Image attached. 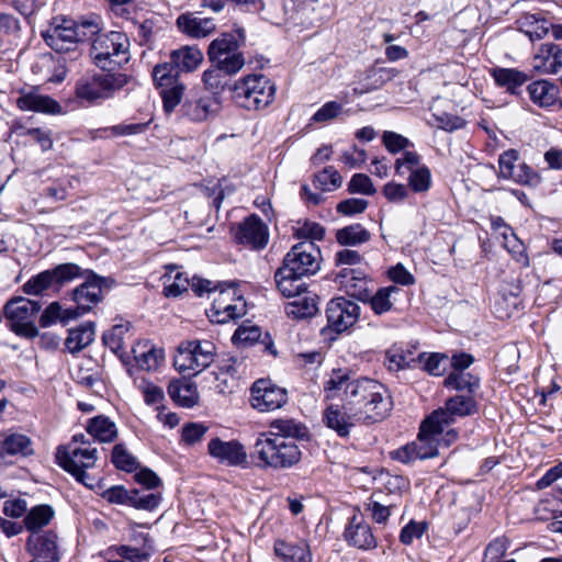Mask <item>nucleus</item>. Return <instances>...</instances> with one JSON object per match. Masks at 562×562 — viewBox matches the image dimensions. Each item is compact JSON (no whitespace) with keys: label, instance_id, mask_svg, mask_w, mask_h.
Segmentation results:
<instances>
[{"label":"nucleus","instance_id":"obj_41","mask_svg":"<svg viewBox=\"0 0 562 562\" xmlns=\"http://www.w3.org/2000/svg\"><path fill=\"white\" fill-rule=\"evenodd\" d=\"M133 353L137 366L145 371L157 370L165 360V350L155 346H150L143 352L133 348Z\"/></svg>","mask_w":562,"mask_h":562},{"label":"nucleus","instance_id":"obj_54","mask_svg":"<svg viewBox=\"0 0 562 562\" xmlns=\"http://www.w3.org/2000/svg\"><path fill=\"white\" fill-rule=\"evenodd\" d=\"M112 462L115 468L125 472H133L138 467L136 458L131 454L123 445L114 446L112 451Z\"/></svg>","mask_w":562,"mask_h":562},{"label":"nucleus","instance_id":"obj_63","mask_svg":"<svg viewBox=\"0 0 562 562\" xmlns=\"http://www.w3.org/2000/svg\"><path fill=\"white\" fill-rule=\"evenodd\" d=\"M133 490H126L122 485H115L105 490L102 497L111 504L131 506Z\"/></svg>","mask_w":562,"mask_h":562},{"label":"nucleus","instance_id":"obj_23","mask_svg":"<svg viewBox=\"0 0 562 562\" xmlns=\"http://www.w3.org/2000/svg\"><path fill=\"white\" fill-rule=\"evenodd\" d=\"M346 540L359 549H373L376 547V540L370 526L352 517L345 531Z\"/></svg>","mask_w":562,"mask_h":562},{"label":"nucleus","instance_id":"obj_30","mask_svg":"<svg viewBox=\"0 0 562 562\" xmlns=\"http://www.w3.org/2000/svg\"><path fill=\"white\" fill-rule=\"evenodd\" d=\"M178 29L191 37H205L211 33V20L198 13H183L177 19Z\"/></svg>","mask_w":562,"mask_h":562},{"label":"nucleus","instance_id":"obj_49","mask_svg":"<svg viewBox=\"0 0 562 562\" xmlns=\"http://www.w3.org/2000/svg\"><path fill=\"white\" fill-rule=\"evenodd\" d=\"M210 106L211 99L205 95L186 102L183 105V111L190 120L201 122L207 119L210 114Z\"/></svg>","mask_w":562,"mask_h":562},{"label":"nucleus","instance_id":"obj_17","mask_svg":"<svg viewBox=\"0 0 562 562\" xmlns=\"http://www.w3.org/2000/svg\"><path fill=\"white\" fill-rule=\"evenodd\" d=\"M268 228L257 215H250L239 224L235 234L237 243L247 245L254 249L266 247L268 243Z\"/></svg>","mask_w":562,"mask_h":562},{"label":"nucleus","instance_id":"obj_19","mask_svg":"<svg viewBox=\"0 0 562 562\" xmlns=\"http://www.w3.org/2000/svg\"><path fill=\"white\" fill-rule=\"evenodd\" d=\"M27 550L36 559L50 562L59 560L57 536L53 532L31 535L26 542Z\"/></svg>","mask_w":562,"mask_h":562},{"label":"nucleus","instance_id":"obj_14","mask_svg":"<svg viewBox=\"0 0 562 562\" xmlns=\"http://www.w3.org/2000/svg\"><path fill=\"white\" fill-rule=\"evenodd\" d=\"M286 401V390L274 385L269 380L260 379L251 387V405L260 412L280 408Z\"/></svg>","mask_w":562,"mask_h":562},{"label":"nucleus","instance_id":"obj_9","mask_svg":"<svg viewBox=\"0 0 562 562\" xmlns=\"http://www.w3.org/2000/svg\"><path fill=\"white\" fill-rule=\"evenodd\" d=\"M114 283L113 278L101 277L89 271L87 280L72 291L71 297L76 303V308L69 311L66 316H79L93 312L94 306L103 299V289H110Z\"/></svg>","mask_w":562,"mask_h":562},{"label":"nucleus","instance_id":"obj_61","mask_svg":"<svg viewBox=\"0 0 562 562\" xmlns=\"http://www.w3.org/2000/svg\"><path fill=\"white\" fill-rule=\"evenodd\" d=\"M519 158V154L516 149H508L502 153L498 157V177L502 179H509L512 173L516 170V162Z\"/></svg>","mask_w":562,"mask_h":562},{"label":"nucleus","instance_id":"obj_33","mask_svg":"<svg viewBox=\"0 0 562 562\" xmlns=\"http://www.w3.org/2000/svg\"><path fill=\"white\" fill-rule=\"evenodd\" d=\"M54 509L46 504L37 505L31 508L23 520L24 527L32 535H37V531L46 527L54 518Z\"/></svg>","mask_w":562,"mask_h":562},{"label":"nucleus","instance_id":"obj_24","mask_svg":"<svg viewBox=\"0 0 562 562\" xmlns=\"http://www.w3.org/2000/svg\"><path fill=\"white\" fill-rule=\"evenodd\" d=\"M169 58L181 72L195 71L203 61V53L195 46H182L173 49L169 54Z\"/></svg>","mask_w":562,"mask_h":562},{"label":"nucleus","instance_id":"obj_48","mask_svg":"<svg viewBox=\"0 0 562 562\" xmlns=\"http://www.w3.org/2000/svg\"><path fill=\"white\" fill-rule=\"evenodd\" d=\"M50 270L57 289L65 283L85 276V271L81 267L72 262L58 265Z\"/></svg>","mask_w":562,"mask_h":562},{"label":"nucleus","instance_id":"obj_2","mask_svg":"<svg viewBox=\"0 0 562 562\" xmlns=\"http://www.w3.org/2000/svg\"><path fill=\"white\" fill-rule=\"evenodd\" d=\"M99 32L101 27L93 20L76 23L71 19L55 18L42 36L52 49L67 53L72 50L78 42L91 40Z\"/></svg>","mask_w":562,"mask_h":562},{"label":"nucleus","instance_id":"obj_60","mask_svg":"<svg viewBox=\"0 0 562 562\" xmlns=\"http://www.w3.org/2000/svg\"><path fill=\"white\" fill-rule=\"evenodd\" d=\"M8 321L9 328L18 336L33 338L38 334V327L32 318H8Z\"/></svg>","mask_w":562,"mask_h":562},{"label":"nucleus","instance_id":"obj_15","mask_svg":"<svg viewBox=\"0 0 562 562\" xmlns=\"http://www.w3.org/2000/svg\"><path fill=\"white\" fill-rule=\"evenodd\" d=\"M477 412V403L472 395H456L446 401L445 407L435 411L430 417L446 427L457 417H465Z\"/></svg>","mask_w":562,"mask_h":562},{"label":"nucleus","instance_id":"obj_39","mask_svg":"<svg viewBox=\"0 0 562 562\" xmlns=\"http://www.w3.org/2000/svg\"><path fill=\"white\" fill-rule=\"evenodd\" d=\"M492 228L503 238L504 246L509 252L522 256L524 245L519 241L514 231L505 221L497 216L492 218Z\"/></svg>","mask_w":562,"mask_h":562},{"label":"nucleus","instance_id":"obj_34","mask_svg":"<svg viewBox=\"0 0 562 562\" xmlns=\"http://www.w3.org/2000/svg\"><path fill=\"white\" fill-rule=\"evenodd\" d=\"M522 31L531 41L543 38L549 30L550 23L537 14L525 13L517 21Z\"/></svg>","mask_w":562,"mask_h":562},{"label":"nucleus","instance_id":"obj_27","mask_svg":"<svg viewBox=\"0 0 562 562\" xmlns=\"http://www.w3.org/2000/svg\"><path fill=\"white\" fill-rule=\"evenodd\" d=\"M170 398L179 406L193 407L199 400V393L193 383L186 380H172L168 385Z\"/></svg>","mask_w":562,"mask_h":562},{"label":"nucleus","instance_id":"obj_58","mask_svg":"<svg viewBox=\"0 0 562 562\" xmlns=\"http://www.w3.org/2000/svg\"><path fill=\"white\" fill-rule=\"evenodd\" d=\"M508 180L528 187H537L541 182L540 176L527 164H519Z\"/></svg>","mask_w":562,"mask_h":562},{"label":"nucleus","instance_id":"obj_16","mask_svg":"<svg viewBox=\"0 0 562 562\" xmlns=\"http://www.w3.org/2000/svg\"><path fill=\"white\" fill-rule=\"evenodd\" d=\"M443 431V426L438 424L432 417H427L420 425L417 439L414 441L419 459H428L438 456L440 446L439 437Z\"/></svg>","mask_w":562,"mask_h":562},{"label":"nucleus","instance_id":"obj_50","mask_svg":"<svg viewBox=\"0 0 562 562\" xmlns=\"http://www.w3.org/2000/svg\"><path fill=\"white\" fill-rule=\"evenodd\" d=\"M236 370L233 364L221 367L215 376V389L220 394H232L237 385Z\"/></svg>","mask_w":562,"mask_h":562},{"label":"nucleus","instance_id":"obj_40","mask_svg":"<svg viewBox=\"0 0 562 562\" xmlns=\"http://www.w3.org/2000/svg\"><path fill=\"white\" fill-rule=\"evenodd\" d=\"M317 313V296L311 293L297 296L286 306L288 316H315Z\"/></svg>","mask_w":562,"mask_h":562},{"label":"nucleus","instance_id":"obj_42","mask_svg":"<svg viewBox=\"0 0 562 562\" xmlns=\"http://www.w3.org/2000/svg\"><path fill=\"white\" fill-rule=\"evenodd\" d=\"M110 552L120 557L125 562H148L151 550L144 543L142 547H132L127 544L115 546L109 549Z\"/></svg>","mask_w":562,"mask_h":562},{"label":"nucleus","instance_id":"obj_44","mask_svg":"<svg viewBox=\"0 0 562 562\" xmlns=\"http://www.w3.org/2000/svg\"><path fill=\"white\" fill-rule=\"evenodd\" d=\"M336 238L340 245L356 246L367 243L370 239V233L360 224H356L339 229Z\"/></svg>","mask_w":562,"mask_h":562},{"label":"nucleus","instance_id":"obj_38","mask_svg":"<svg viewBox=\"0 0 562 562\" xmlns=\"http://www.w3.org/2000/svg\"><path fill=\"white\" fill-rule=\"evenodd\" d=\"M151 76L157 88L181 83L179 81L180 71L170 58L168 61L157 64L153 68Z\"/></svg>","mask_w":562,"mask_h":562},{"label":"nucleus","instance_id":"obj_51","mask_svg":"<svg viewBox=\"0 0 562 562\" xmlns=\"http://www.w3.org/2000/svg\"><path fill=\"white\" fill-rule=\"evenodd\" d=\"M158 89L160 90L165 112H173L183 98L186 86L183 83H179L169 87H160Z\"/></svg>","mask_w":562,"mask_h":562},{"label":"nucleus","instance_id":"obj_13","mask_svg":"<svg viewBox=\"0 0 562 562\" xmlns=\"http://www.w3.org/2000/svg\"><path fill=\"white\" fill-rule=\"evenodd\" d=\"M167 269L169 272L164 276V294L167 297H177L188 291L189 288L198 297L211 292V281L196 276L190 280L175 266H169Z\"/></svg>","mask_w":562,"mask_h":562},{"label":"nucleus","instance_id":"obj_32","mask_svg":"<svg viewBox=\"0 0 562 562\" xmlns=\"http://www.w3.org/2000/svg\"><path fill=\"white\" fill-rule=\"evenodd\" d=\"M87 432L99 442H111L117 436L115 424L105 416L91 418L87 424Z\"/></svg>","mask_w":562,"mask_h":562},{"label":"nucleus","instance_id":"obj_46","mask_svg":"<svg viewBox=\"0 0 562 562\" xmlns=\"http://www.w3.org/2000/svg\"><path fill=\"white\" fill-rule=\"evenodd\" d=\"M271 431L267 435L281 436L283 438H300L305 436V428L291 419H276L270 425Z\"/></svg>","mask_w":562,"mask_h":562},{"label":"nucleus","instance_id":"obj_1","mask_svg":"<svg viewBox=\"0 0 562 562\" xmlns=\"http://www.w3.org/2000/svg\"><path fill=\"white\" fill-rule=\"evenodd\" d=\"M325 400L341 397L342 408L351 418L376 423L392 409L391 396L381 383L370 379L350 378L347 370L335 369L324 383Z\"/></svg>","mask_w":562,"mask_h":562},{"label":"nucleus","instance_id":"obj_25","mask_svg":"<svg viewBox=\"0 0 562 562\" xmlns=\"http://www.w3.org/2000/svg\"><path fill=\"white\" fill-rule=\"evenodd\" d=\"M527 90L530 100L540 108L552 106L558 101L559 87L548 80L533 81L527 87Z\"/></svg>","mask_w":562,"mask_h":562},{"label":"nucleus","instance_id":"obj_18","mask_svg":"<svg viewBox=\"0 0 562 562\" xmlns=\"http://www.w3.org/2000/svg\"><path fill=\"white\" fill-rule=\"evenodd\" d=\"M33 453V442L26 435L12 431L0 432V459L9 457L26 458Z\"/></svg>","mask_w":562,"mask_h":562},{"label":"nucleus","instance_id":"obj_3","mask_svg":"<svg viewBox=\"0 0 562 562\" xmlns=\"http://www.w3.org/2000/svg\"><path fill=\"white\" fill-rule=\"evenodd\" d=\"M91 40L90 55L100 69L114 72L116 68L130 61V40L124 33L99 32Z\"/></svg>","mask_w":562,"mask_h":562},{"label":"nucleus","instance_id":"obj_62","mask_svg":"<svg viewBox=\"0 0 562 562\" xmlns=\"http://www.w3.org/2000/svg\"><path fill=\"white\" fill-rule=\"evenodd\" d=\"M348 191L350 193L372 195L375 193V188L369 176L364 173H356L351 177L348 183Z\"/></svg>","mask_w":562,"mask_h":562},{"label":"nucleus","instance_id":"obj_55","mask_svg":"<svg viewBox=\"0 0 562 562\" xmlns=\"http://www.w3.org/2000/svg\"><path fill=\"white\" fill-rule=\"evenodd\" d=\"M409 188L417 193L426 192L431 186V175L426 166L415 168L409 172Z\"/></svg>","mask_w":562,"mask_h":562},{"label":"nucleus","instance_id":"obj_47","mask_svg":"<svg viewBox=\"0 0 562 562\" xmlns=\"http://www.w3.org/2000/svg\"><path fill=\"white\" fill-rule=\"evenodd\" d=\"M359 305L342 296L330 300L326 308V316H359Z\"/></svg>","mask_w":562,"mask_h":562},{"label":"nucleus","instance_id":"obj_5","mask_svg":"<svg viewBox=\"0 0 562 562\" xmlns=\"http://www.w3.org/2000/svg\"><path fill=\"white\" fill-rule=\"evenodd\" d=\"M255 452L266 465L274 468L291 467L301 459V451L293 440L274 435H261Z\"/></svg>","mask_w":562,"mask_h":562},{"label":"nucleus","instance_id":"obj_52","mask_svg":"<svg viewBox=\"0 0 562 562\" xmlns=\"http://www.w3.org/2000/svg\"><path fill=\"white\" fill-rule=\"evenodd\" d=\"M161 502L160 492H139L133 490L131 506L136 509L155 510Z\"/></svg>","mask_w":562,"mask_h":562},{"label":"nucleus","instance_id":"obj_10","mask_svg":"<svg viewBox=\"0 0 562 562\" xmlns=\"http://www.w3.org/2000/svg\"><path fill=\"white\" fill-rule=\"evenodd\" d=\"M210 364L211 351L203 348L201 341H184L178 346L173 366L180 373L196 375Z\"/></svg>","mask_w":562,"mask_h":562},{"label":"nucleus","instance_id":"obj_4","mask_svg":"<svg viewBox=\"0 0 562 562\" xmlns=\"http://www.w3.org/2000/svg\"><path fill=\"white\" fill-rule=\"evenodd\" d=\"M237 105L258 111L268 106L274 99L276 87L263 75H250L236 81L231 88Z\"/></svg>","mask_w":562,"mask_h":562},{"label":"nucleus","instance_id":"obj_8","mask_svg":"<svg viewBox=\"0 0 562 562\" xmlns=\"http://www.w3.org/2000/svg\"><path fill=\"white\" fill-rule=\"evenodd\" d=\"M319 267V248L312 240H305L294 245L286 254L281 267V274L304 278L315 274Z\"/></svg>","mask_w":562,"mask_h":562},{"label":"nucleus","instance_id":"obj_11","mask_svg":"<svg viewBox=\"0 0 562 562\" xmlns=\"http://www.w3.org/2000/svg\"><path fill=\"white\" fill-rule=\"evenodd\" d=\"M248 312V303L235 282H224L213 286V314L245 316Z\"/></svg>","mask_w":562,"mask_h":562},{"label":"nucleus","instance_id":"obj_57","mask_svg":"<svg viewBox=\"0 0 562 562\" xmlns=\"http://www.w3.org/2000/svg\"><path fill=\"white\" fill-rule=\"evenodd\" d=\"M447 360V356L441 353H431L429 356H426V353H420L417 357V362L424 363V370L429 374L437 376L445 372Z\"/></svg>","mask_w":562,"mask_h":562},{"label":"nucleus","instance_id":"obj_6","mask_svg":"<svg viewBox=\"0 0 562 562\" xmlns=\"http://www.w3.org/2000/svg\"><path fill=\"white\" fill-rule=\"evenodd\" d=\"M56 459L58 464L78 482L90 488L94 486V479L86 471L93 468L98 460L97 448L90 445L88 447L67 445L57 449Z\"/></svg>","mask_w":562,"mask_h":562},{"label":"nucleus","instance_id":"obj_36","mask_svg":"<svg viewBox=\"0 0 562 562\" xmlns=\"http://www.w3.org/2000/svg\"><path fill=\"white\" fill-rule=\"evenodd\" d=\"M42 311L40 300H31L23 296L11 299L4 305V316H36Z\"/></svg>","mask_w":562,"mask_h":562},{"label":"nucleus","instance_id":"obj_7","mask_svg":"<svg viewBox=\"0 0 562 562\" xmlns=\"http://www.w3.org/2000/svg\"><path fill=\"white\" fill-rule=\"evenodd\" d=\"M130 77L122 72H105L82 77L77 81L76 95L89 103L104 100L126 86Z\"/></svg>","mask_w":562,"mask_h":562},{"label":"nucleus","instance_id":"obj_21","mask_svg":"<svg viewBox=\"0 0 562 562\" xmlns=\"http://www.w3.org/2000/svg\"><path fill=\"white\" fill-rule=\"evenodd\" d=\"M16 104L23 111L42 112L48 114H58L61 112L60 104L48 95H43L36 91L24 93L18 98Z\"/></svg>","mask_w":562,"mask_h":562},{"label":"nucleus","instance_id":"obj_26","mask_svg":"<svg viewBox=\"0 0 562 562\" xmlns=\"http://www.w3.org/2000/svg\"><path fill=\"white\" fill-rule=\"evenodd\" d=\"M347 413V409L340 408L337 405L327 406L324 413L326 426L334 429L340 437L348 436L351 427L360 422L356 418H351Z\"/></svg>","mask_w":562,"mask_h":562},{"label":"nucleus","instance_id":"obj_56","mask_svg":"<svg viewBox=\"0 0 562 562\" xmlns=\"http://www.w3.org/2000/svg\"><path fill=\"white\" fill-rule=\"evenodd\" d=\"M386 363L391 371H400L415 367L417 358H413L412 353L405 355L402 350H389L386 352Z\"/></svg>","mask_w":562,"mask_h":562},{"label":"nucleus","instance_id":"obj_22","mask_svg":"<svg viewBox=\"0 0 562 562\" xmlns=\"http://www.w3.org/2000/svg\"><path fill=\"white\" fill-rule=\"evenodd\" d=\"M273 550L282 562H313L310 546L304 541L288 542L277 540Z\"/></svg>","mask_w":562,"mask_h":562},{"label":"nucleus","instance_id":"obj_37","mask_svg":"<svg viewBox=\"0 0 562 562\" xmlns=\"http://www.w3.org/2000/svg\"><path fill=\"white\" fill-rule=\"evenodd\" d=\"M274 279L283 296L295 300L306 291V284L302 281V277L281 274V268L277 270Z\"/></svg>","mask_w":562,"mask_h":562},{"label":"nucleus","instance_id":"obj_20","mask_svg":"<svg viewBox=\"0 0 562 562\" xmlns=\"http://www.w3.org/2000/svg\"><path fill=\"white\" fill-rule=\"evenodd\" d=\"M213 458L227 465H244L247 453L237 441H222L213 438Z\"/></svg>","mask_w":562,"mask_h":562},{"label":"nucleus","instance_id":"obj_28","mask_svg":"<svg viewBox=\"0 0 562 562\" xmlns=\"http://www.w3.org/2000/svg\"><path fill=\"white\" fill-rule=\"evenodd\" d=\"M133 336L134 329L131 323L123 321L103 334V341L113 352H120L125 350Z\"/></svg>","mask_w":562,"mask_h":562},{"label":"nucleus","instance_id":"obj_64","mask_svg":"<svg viewBox=\"0 0 562 562\" xmlns=\"http://www.w3.org/2000/svg\"><path fill=\"white\" fill-rule=\"evenodd\" d=\"M341 112V104L336 101H329L322 105L311 117V123H326L337 117Z\"/></svg>","mask_w":562,"mask_h":562},{"label":"nucleus","instance_id":"obj_31","mask_svg":"<svg viewBox=\"0 0 562 562\" xmlns=\"http://www.w3.org/2000/svg\"><path fill=\"white\" fill-rule=\"evenodd\" d=\"M491 75L497 86L505 88L513 94L528 80L527 74L515 68H494Z\"/></svg>","mask_w":562,"mask_h":562},{"label":"nucleus","instance_id":"obj_29","mask_svg":"<svg viewBox=\"0 0 562 562\" xmlns=\"http://www.w3.org/2000/svg\"><path fill=\"white\" fill-rule=\"evenodd\" d=\"M95 328L93 322H86L78 327L70 328L65 341L66 348L75 353L88 347L93 340Z\"/></svg>","mask_w":562,"mask_h":562},{"label":"nucleus","instance_id":"obj_53","mask_svg":"<svg viewBox=\"0 0 562 562\" xmlns=\"http://www.w3.org/2000/svg\"><path fill=\"white\" fill-rule=\"evenodd\" d=\"M135 385L147 405L159 404L165 400L164 390L145 378L136 379Z\"/></svg>","mask_w":562,"mask_h":562},{"label":"nucleus","instance_id":"obj_45","mask_svg":"<svg viewBox=\"0 0 562 562\" xmlns=\"http://www.w3.org/2000/svg\"><path fill=\"white\" fill-rule=\"evenodd\" d=\"M56 286L52 270H45L32 277L23 284V291L30 295H38L44 291Z\"/></svg>","mask_w":562,"mask_h":562},{"label":"nucleus","instance_id":"obj_12","mask_svg":"<svg viewBox=\"0 0 562 562\" xmlns=\"http://www.w3.org/2000/svg\"><path fill=\"white\" fill-rule=\"evenodd\" d=\"M237 40L233 34H223L221 38L213 41V71L225 75H235L244 66L245 59L236 53Z\"/></svg>","mask_w":562,"mask_h":562},{"label":"nucleus","instance_id":"obj_59","mask_svg":"<svg viewBox=\"0 0 562 562\" xmlns=\"http://www.w3.org/2000/svg\"><path fill=\"white\" fill-rule=\"evenodd\" d=\"M396 292H398V289L393 285L380 289L370 301L371 307L374 311V313L382 314L390 311L392 306L391 295Z\"/></svg>","mask_w":562,"mask_h":562},{"label":"nucleus","instance_id":"obj_35","mask_svg":"<svg viewBox=\"0 0 562 562\" xmlns=\"http://www.w3.org/2000/svg\"><path fill=\"white\" fill-rule=\"evenodd\" d=\"M443 384L449 390L468 392L469 395L473 396L480 386V379L470 372L458 370L451 372L445 379Z\"/></svg>","mask_w":562,"mask_h":562},{"label":"nucleus","instance_id":"obj_43","mask_svg":"<svg viewBox=\"0 0 562 562\" xmlns=\"http://www.w3.org/2000/svg\"><path fill=\"white\" fill-rule=\"evenodd\" d=\"M313 183L322 192H331L340 188L342 178L333 166H328L314 175Z\"/></svg>","mask_w":562,"mask_h":562}]
</instances>
